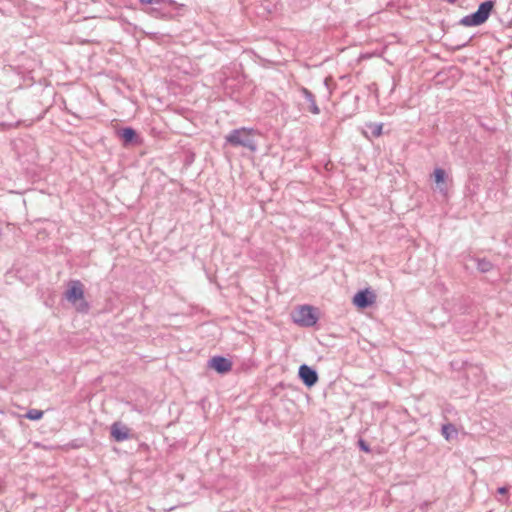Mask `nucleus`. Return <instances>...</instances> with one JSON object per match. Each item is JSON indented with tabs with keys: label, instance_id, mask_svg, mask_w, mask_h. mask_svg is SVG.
<instances>
[{
	"label": "nucleus",
	"instance_id": "1",
	"mask_svg": "<svg viewBox=\"0 0 512 512\" xmlns=\"http://www.w3.org/2000/svg\"><path fill=\"white\" fill-rule=\"evenodd\" d=\"M225 142L233 147H244L251 152H255L257 150L253 129L245 127L234 129L225 136Z\"/></svg>",
	"mask_w": 512,
	"mask_h": 512
},
{
	"label": "nucleus",
	"instance_id": "2",
	"mask_svg": "<svg viewBox=\"0 0 512 512\" xmlns=\"http://www.w3.org/2000/svg\"><path fill=\"white\" fill-rule=\"evenodd\" d=\"M494 5L492 0L482 2L477 11L461 18L459 24L464 27H476L484 24L491 15Z\"/></svg>",
	"mask_w": 512,
	"mask_h": 512
},
{
	"label": "nucleus",
	"instance_id": "3",
	"mask_svg": "<svg viewBox=\"0 0 512 512\" xmlns=\"http://www.w3.org/2000/svg\"><path fill=\"white\" fill-rule=\"evenodd\" d=\"M65 298L76 307L77 311H88L89 305L84 300L83 284L79 280H73L69 283L68 289L65 292Z\"/></svg>",
	"mask_w": 512,
	"mask_h": 512
},
{
	"label": "nucleus",
	"instance_id": "4",
	"mask_svg": "<svg viewBox=\"0 0 512 512\" xmlns=\"http://www.w3.org/2000/svg\"><path fill=\"white\" fill-rule=\"evenodd\" d=\"M292 318L296 324L303 327H312L318 321L314 308L309 305H302L298 307L292 313Z\"/></svg>",
	"mask_w": 512,
	"mask_h": 512
},
{
	"label": "nucleus",
	"instance_id": "5",
	"mask_svg": "<svg viewBox=\"0 0 512 512\" xmlns=\"http://www.w3.org/2000/svg\"><path fill=\"white\" fill-rule=\"evenodd\" d=\"M299 378L307 386L312 387L318 381V374L315 369L309 367L306 364H302L298 371Z\"/></svg>",
	"mask_w": 512,
	"mask_h": 512
},
{
	"label": "nucleus",
	"instance_id": "6",
	"mask_svg": "<svg viewBox=\"0 0 512 512\" xmlns=\"http://www.w3.org/2000/svg\"><path fill=\"white\" fill-rule=\"evenodd\" d=\"M208 366L218 373L225 374L232 369V362L222 356H214L208 361Z\"/></svg>",
	"mask_w": 512,
	"mask_h": 512
},
{
	"label": "nucleus",
	"instance_id": "7",
	"mask_svg": "<svg viewBox=\"0 0 512 512\" xmlns=\"http://www.w3.org/2000/svg\"><path fill=\"white\" fill-rule=\"evenodd\" d=\"M374 301V296L368 290H362L355 294L353 297V303L358 308H367Z\"/></svg>",
	"mask_w": 512,
	"mask_h": 512
},
{
	"label": "nucleus",
	"instance_id": "8",
	"mask_svg": "<svg viewBox=\"0 0 512 512\" xmlns=\"http://www.w3.org/2000/svg\"><path fill=\"white\" fill-rule=\"evenodd\" d=\"M129 432V428L120 422H115L111 426V436L118 442L127 440Z\"/></svg>",
	"mask_w": 512,
	"mask_h": 512
},
{
	"label": "nucleus",
	"instance_id": "9",
	"mask_svg": "<svg viewBox=\"0 0 512 512\" xmlns=\"http://www.w3.org/2000/svg\"><path fill=\"white\" fill-rule=\"evenodd\" d=\"M300 92L308 103V110L311 113L318 115L320 113V109L316 104L315 96L312 94V92L305 87H301Z\"/></svg>",
	"mask_w": 512,
	"mask_h": 512
},
{
	"label": "nucleus",
	"instance_id": "10",
	"mask_svg": "<svg viewBox=\"0 0 512 512\" xmlns=\"http://www.w3.org/2000/svg\"><path fill=\"white\" fill-rule=\"evenodd\" d=\"M118 134L123 140L124 144L132 143L136 138V131L131 127L121 129Z\"/></svg>",
	"mask_w": 512,
	"mask_h": 512
},
{
	"label": "nucleus",
	"instance_id": "11",
	"mask_svg": "<svg viewBox=\"0 0 512 512\" xmlns=\"http://www.w3.org/2000/svg\"><path fill=\"white\" fill-rule=\"evenodd\" d=\"M457 433L456 427L451 423L442 426V435L448 441L454 439L457 436Z\"/></svg>",
	"mask_w": 512,
	"mask_h": 512
},
{
	"label": "nucleus",
	"instance_id": "12",
	"mask_svg": "<svg viewBox=\"0 0 512 512\" xmlns=\"http://www.w3.org/2000/svg\"><path fill=\"white\" fill-rule=\"evenodd\" d=\"M477 269L481 272H488L492 269V264L488 260L480 259L477 261Z\"/></svg>",
	"mask_w": 512,
	"mask_h": 512
},
{
	"label": "nucleus",
	"instance_id": "13",
	"mask_svg": "<svg viewBox=\"0 0 512 512\" xmlns=\"http://www.w3.org/2000/svg\"><path fill=\"white\" fill-rule=\"evenodd\" d=\"M373 137H379L382 134L383 125L380 123H373L368 125Z\"/></svg>",
	"mask_w": 512,
	"mask_h": 512
},
{
	"label": "nucleus",
	"instance_id": "14",
	"mask_svg": "<svg viewBox=\"0 0 512 512\" xmlns=\"http://www.w3.org/2000/svg\"><path fill=\"white\" fill-rule=\"evenodd\" d=\"M42 416L43 411L38 409H30L25 415V417L30 420H39L42 418Z\"/></svg>",
	"mask_w": 512,
	"mask_h": 512
},
{
	"label": "nucleus",
	"instance_id": "15",
	"mask_svg": "<svg viewBox=\"0 0 512 512\" xmlns=\"http://www.w3.org/2000/svg\"><path fill=\"white\" fill-rule=\"evenodd\" d=\"M434 177H435V182L439 185V184H442L444 183V180H445V171L441 168H437L435 169L434 171Z\"/></svg>",
	"mask_w": 512,
	"mask_h": 512
},
{
	"label": "nucleus",
	"instance_id": "16",
	"mask_svg": "<svg viewBox=\"0 0 512 512\" xmlns=\"http://www.w3.org/2000/svg\"><path fill=\"white\" fill-rule=\"evenodd\" d=\"M141 4L146 5H161L166 2V0H139Z\"/></svg>",
	"mask_w": 512,
	"mask_h": 512
},
{
	"label": "nucleus",
	"instance_id": "17",
	"mask_svg": "<svg viewBox=\"0 0 512 512\" xmlns=\"http://www.w3.org/2000/svg\"><path fill=\"white\" fill-rule=\"evenodd\" d=\"M148 13L153 17H161L162 14L160 13L158 8H151Z\"/></svg>",
	"mask_w": 512,
	"mask_h": 512
},
{
	"label": "nucleus",
	"instance_id": "18",
	"mask_svg": "<svg viewBox=\"0 0 512 512\" xmlns=\"http://www.w3.org/2000/svg\"><path fill=\"white\" fill-rule=\"evenodd\" d=\"M359 444H360V447H361V449H362V450H364V451H369V448H368V446L364 443V441L360 440Z\"/></svg>",
	"mask_w": 512,
	"mask_h": 512
},
{
	"label": "nucleus",
	"instance_id": "19",
	"mask_svg": "<svg viewBox=\"0 0 512 512\" xmlns=\"http://www.w3.org/2000/svg\"><path fill=\"white\" fill-rule=\"evenodd\" d=\"M330 81H331V78H330V77H327V78H325V80H324V85L327 87V89H330V87H329V83H330Z\"/></svg>",
	"mask_w": 512,
	"mask_h": 512
},
{
	"label": "nucleus",
	"instance_id": "20",
	"mask_svg": "<svg viewBox=\"0 0 512 512\" xmlns=\"http://www.w3.org/2000/svg\"><path fill=\"white\" fill-rule=\"evenodd\" d=\"M507 491H508V489H507L506 487H500V488L498 489V492H499L500 494H506V493H507Z\"/></svg>",
	"mask_w": 512,
	"mask_h": 512
},
{
	"label": "nucleus",
	"instance_id": "21",
	"mask_svg": "<svg viewBox=\"0 0 512 512\" xmlns=\"http://www.w3.org/2000/svg\"><path fill=\"white\" fill-rule=\"evenodd\" d=\"M439 190L443 193H445L446 189L444 187L439 186Z\"/></svg>",
	"mask_w": 512,
	"mask_h": 512
},
{
	"label": "nucleus",
	"instance_id": "22",
	"mask_svg": "<svg viewBox=\"0 0 512 512\" xmlns=\"http://www.w3.org/2000/svg\"><path fill=\"white\" fill-rule=\"evenodd\" d=\"M448 3L453 4L456 0H446Z\"/></svg>",
	"mask_w": 512,
	"mask_h": 512
}]
</instances>
